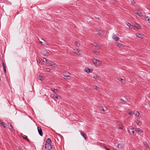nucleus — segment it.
I'll list each match as a JSON object with an SVG mask.
<instances>
[{"label":"nucleus","instance_id":"f257e3e1","mask_svg":"<svg viewBox=\"0 0 150 150\" xmlns=\"http://www.w3.org/2000/svg\"><path fill=\"white\" fill-rule=\"evenodd\" d=\"M92 62L96 66H100L101 63V62L100 61L96 59H93L92 60Z\"/></svg>","mask_w":150,"mask_h":150},{"label":"nucleus","instance_id":"f03ea898","mask_svg":"<svg viewBox=\"0 0 150 150\" xmlns=\"http://www.w3.org/2000/svg\"><path fill=\"white\" fill-rule=\"evenodd\" d=\"M52 147L51 144H45V148L46 149L50 150L51 149Z\"/></svg>","mask_w":150,"mask_h":150},{"label":"nucleus","instance_id":"7ed1b4c3","mask_svg":"<svg viewBox=\"0 0 150 150\" xmlns=\"http://www.w3.org/2000/svg\"><path fill=\"white\" fill-rule=\"evenodd\" d=\"M134 128L131 126L129 127L128 128V130L130 133H132L133 134L134 133V131L133 130Z\"/></svg>","mask_w":150,"mask_h":150},{"label":"nucleus","instance_id":"20e7f679","mask_svg":"<svg viewBox=\"0 0 150 150\" xmlns=\"http://www.w3.org/2000/svg\"><path fill=\"white\" fill-rule=\"evenodd\" d=\"M41 54L45 56H48L49 55V53L46 50H43L41 52Z\"/></svg>","mask_w":150,"mask_h":150},{"label":"nucleus","instance_id":"39448f33","mask_svg":"<svg viewBox=\"0 0 150 150\" xmlns=\"http://www.w3.org/2000/svg\"><path fill=\"white\" fill-rule=\"evenodd\" d=\"M51 96L53 98H57V99H60L61 97L57 95V94H52Z\"/></svg>","mask_w":150,"mask_h":150},{"label":"nucleus","instance_id":"423d86ee","mask_svg":"<svg viewBox=\"0 0 150 150\" xmlns=\"http://www.w3.org/2000/svg\"><path fill=\"white\" fill-rule=\"evenodd\" d=\"M37 129L39 135L40 136H43V133L42 129L38 127H37Z\"/></svg>","mask_w":150,"mask_h":150},{"label":"nucleus","instance_id":"0eeeda50","mask_svg":"<svg viewBox=\"0 0 150 150\" xmlns=\"http://www.w3.org/2000/svg\"><path fill=\"white\" fill-rule=\"evenodd\" d=\"M96 32H97V34L99 35H103L105 34L104 32L100 29H99L98 30H96Z\"/></svg>","mask_w":150,"mask_h":150},{"label":"nucleus","instance_id":"6e6552de","mask_svg":"<svg viewBox=\"0 0 150 150\" xmlns=\"http://www.w3.org/2000/svg\"><path fill=\"white\" fill-rule=\"evenodd\" d=\"M112 38L116 41H118L119 39V38L114 33L112 35Z\"/></svg>","mask_w":150,"mask_h":150},{"label":"nucleus","instance_id":"1a4fd4ad","mask_svg":"<svg viewBox=\"0 0 150 150\" xmlns=\"http://www.w3.org/2000/svg\"><path fill=\"white\" fill-rule=\"evenodd\" d=\"M73 52L74 53H75L77 55H80L81 54L80 52H81V51H79L77 49H73Z\"/></svg>","mask_w":150,"mask_h":150},{"label":"nucleus","instance_id":"9d476101","mask_svg":"<svg viewBox=\"0 0 150 150\" xmlns=\"http://www.w3.org/2000/svg\"><path fill=\"white\" fill-rule=\"evenodd\" d=\"M135 130L139 134H142L143 133V132L142 130H141L139 128H136L135 129Z\"/></svg>","mask_w":150,"mask_h":150},{"label":"nucleus","instance_id":"9b49d317","mask_svg":"<svg viewBox=\"0 0 150 150\" xmlns=\"http://www.w3.org/2000/svg\"><path fill=\"white\" fill-rule=\"evenodd\" d=\"M81 135L86 140H87L86 134H84L83 132H81L80 133Z\"/></svg>","mask_w":150,"mask_h":150},{"label":"nucleus","instance_id":"f8f14e48","mask_svg":"<svg viewBox=\"0 0 150 150\" xmlns=\"http://www.w3.org/2000/svg\"><path fill=\"white\" fill-rule=\"evenodd\" d=\"M91 70L90 69H89L88 68H86L85 70H84V71L88 73H89L90 72H92L93 70L92 69H91Z\"/></svg>","mask_w":150,"mask_h":150},{"label":"nucleus","instance_id":"ddd939ff","mask_svg":"<svg viewBox=\"0 0 150 150\" xmlns=\"http://www.w3.org/2000/svg\"><path fill=\"white\" fill-rule=\"evenodd\" d=\"M116 45L118 47H124V45L122 44L119 43L118 42H117L116 43Z\"/></svg>","mask_w":150,"mask_h":150},{"label":"nucleus","instance_id":"4468645a","mask_svg":"<svg viewBox=\"0 0 150 150\" xmlns=\"http://www.w3.org/2000/svg\"><path fill=\"white\" fill-rule=\"evenodd\" d=\"M136 36L140 38H143L142 37L143 35L139 33H136Z\"/></svg>","mask_w":150,"mask_h":150},{"label":"nucleus","instance_id":"2eb2a0df","mask_svg":"<svg viewBox=\"0 0 150 150\" xmlns=\"http://www.w3.org/2000/svg\"><path fill=\"white\" fill-rule=\"evenodd\" d=\"M51 142H52L51 141L50 139V138H48L47 139L46 144H51Z\"/></svg>","mask_w":150,"mask_h":150},{"label":"nucleus","instance_id":"dca6fc26","mask_svg":"<svg viewBox=\"0 0 150 150\" xmlns=\"http://www.w3.org/2000/svg\"><path fill=\"white\" fill-rule=\"evenodd\" d=\"M134 26L136 28H137L138 29L141 28V26L140 25H139L138 24L135 23L134 25Z\"/></svg>","mask_w":150,"mask_h":150},{"label":"nucleus","instance_id":"f3484780","mask_svg":"<svg viewBox=\"0 0 150 150\" xmlns=\"http://www.w3.org/2000/svg\"><path fill=\"white\" fill-rule=\"evenodd\" d=\"M23 137L24 139H25L28 142H29V139L27 138V137L26 136L24 135L23 136Z\"/></svg>","mask_w":150,"mask_h":150},{"label":"nucleus","instance_id":"a211bd4d","mask_svg":"<svg viewBox=\"0 0 150 150\" xmlns=\"http://www.w3.org/2000/svg\"><path fill=\"white\" fill-rule=\"evenodd\" d=\"M8 126L9 129L11 130V131H12L13 129L12 125L11 124H8Z\"/></svg>","mask_w":150,"mask_h":150},{"label":"nucleus","instance_id":"6ab92c4d","mask_svg":"<svg viewBox=\"0 0 150 150\" xmlns=\"http://www.w3.org/2000/svg\"><path fill=\"white\" fill-rule=\"evenodd\" d=\"M51 90L53 91L54 93H55V94H56V93L58 92L57 90L54 88H51Z\"/></svg>","mask_w":150,"mask_h":150},{"label":"nucleus","instance_id":"aec40b11","mask_svg":"<svg viewBox=\"0 0 150 150\" xmlns=\"http://www.w3.org/2000/svg\"><path fill=\"white\" fill-rule=\"evenodd\" d=\"M136 122L137 124V125H140L142 124V122L138 120H137L136 121Z\"/></svg>","mask_w":150,"mask_h":150},{"label":"nucleus","instance_id":"412c9836","mask_svg":"<svg viewBox=\"0 0 150 150\" xmlns=\"http://www.w3.org/2000/svg\"><path fill=\"white\" fill-rule=\"evenodd\" d=\"M117 147L118 149H121L122 147V145L121 144H119L117 146Z\"/></svg>","mask_w":150,"mask_h":150},{"label":"nucleus","instance_id":"4be33fe9","mask_svg":"<svg viewBox=\"0 0 150 150\" xmlns=\"http://www.w3.org/2000/svg\"><path fill=\"white\" fill-rule=\"evenodd\" d=\"M93 78L95 79L96 80H99V78L97 76H95L93 77Z\"/></svg>","mask_w":150,"mask_h":150},{"label":"nucleus","instance_id":"5701e85b","mask_svg":"<svg viewBox=\"0 0 150 150\" xmlns=\"http://www.w3.org/2000/svg\"><path fill=\"white\" fill-rule=\"evenodd\" d=\"M74 44L77 47H79L80 45V44L77 42H74Z\"/></svg>","mask_w":150,"mask_h":150},{"label":"nucleus","instance_id":"b1692460","mask_svg":"<svg viewBox=\"0 0 150 150\" xmlns=\"http://www.w3.org/2000/svg\"><path fill=\"white\" fill-rule=\"evenodd\" d=\"M137 15L140 17H141L142 16L143 13L142 12L139 11Z\"/></svg>","mask_w":150,"mask_h":150},{"label":"nucleus","instance_id":"393cba45","mask_svg":"<svg viewBox=\"0 0 150 150\" xmlns=\"http://www.w3.org/2000/svg\"><path fill=\"white\" fill-rule=\"evenodd\" d=\"M120 101L123 104H125V103L126 102L125 101H124L123 99H120Z\"/></svg>","mask_w":150,"mask_h":150},{"label":"nucleus","instance_id":"a878e982","mask_svg":"<svg viewBox=\"0 0 150 150\" xmlns=\"http://www.w3.org/2000/svg\"><path fill=\"white\" fill-rule=\"evenodd\" d=\"M144 18L145 19H147V21H150V18L148 16H144Z\"/></svg>","mask_w":150,"mask_h":150},{"label":"nucleus","instance_id":"bb28decb","mask_svg":"<svg viewBox=\"0 0 150 150\" xmlns=\"http://www.w3.org/2000/svg\"><path fill=\"white\" fill-rule=\"evenodd\" d=\"M38 79L41 81H42L44 80L43 77L42 76H39Z\"/></svg>","mask_w":150,"mask_h":150},{"label":"nucleus","instance_id":"cd10ccee","mask_svg":"<svg viewBox=\"0 0 150 150\" xmlns=\"http://www.w3.org/2000/svg\"><path fill=\"white\" fill-rule=\"evenodd\" d=\"M0 123L1 125H2L5 128V124L4 122H2V121H0Z\"/></svg>","mask_w":150,"mask_h":150},{"label":"nucleus","instance_id":"c85d7f7f","mask_svg":"<svg viewBox=\"0 0 150 150\" xmlns=\"http://www.w3.org/2000/svg\"><path fill=\"white\" fill-rule=\"evenodd\" d=\"M92 45L93 46L96 47H97L98 46V45L95 42L93 43Z\"/></svg>","mask_w":150,"mask_h":150},{"label":"nucleus","instance_id":"c756f323","mask_svg":"<svg viewBox=\"0 0 150 150\" xmlns=\"http://www.w3.org/2000/svg\"><path fill=\"white\" fill-rule=\"evenodd\" d=\"M137 113L135 114V115L136 117H139L140 114L139 113L138 111H136Z\"/></svg>","mask_w":150,"mask_h":150},{"label":"nucleus","instance_id":"7c9ffc66","mask_svg":"<svg viewBox=\"0 0 150 150\" xmlns=\"http://www.w3.org/2000/svg\"><path fill=\"white\" fill-rule=\"evenodd\" d=\"M139 11L138 10H135V11H134V13L135 14L137 15V14H138V13H139Z\"/></svg>","mask_w":150,"mask_h":150},{"label":"nucleus","instance_id":"2f4dec72","mask_svg":"<svg viewBox=\"0 0 150 150\" xmlns=\"http://www.w3.org/2000/svg\"><path fill=\"white\" fill-rule=\"evenodd\" d=\"M93 88L96 89V90H98L99 88V87H98V86H93Z\"/></svg>","mask_w":150,"mask_h":150},{"label":"nucleus","instance_id":"473e14b6","mask_svg":"<svg viewBox=\"0 0 150 150\" xmlns=\"http://www.w3.org/2000/svg\"><path fill=\"white\" fill-rule=\"evenodd\" d=\"M128 114L130 115H132L133 114V112L132 111H130L129 112H128Z\"/></svg>","mask_w":150,"mask_h":150},{"label":"nucleus","instance_id":"72a5a7b5","mask_svg":"<svg viewBox=\"0 0 150 150\" xmlns=\"http://www.w3.org/2000/svg\"><path fill=\"white\" fill-rule=\"evenodd\" d=\"M43 62L45 63H47V60L45 58H43Z\"/></svg>","mask_w":150,"mask_h":150},{"label":"nucleus","instance_id":"f704fd0d","mask_svg":"<svg viewBox=\"0 0 150 150\" xmlns=\"http://www.w3.org/2000/svg\"><path fill=\"white\" fill-rule=\"evenodd\" d=\"M128 24H127V25L129 26V27L130 28H132V27L133 26L132 25H131L129 23H128Z\"/></svg>","mask_w":150,"mask_h":150},{"label":"nucleus","instance_id":"c9c22d12","mask_svg":"<svg viewBox=\"0 0 150 150\" xmlns=\"http://www.w3.org/2000/svg\"><path fill=\"white\" fill-rule=\"evenodd\" d=\"M2 64L3 68H6V66H5V64L4 62H2Z\"/></svg>","mask_w":150,"mask_h":150},{"label":"nucleus","instance_id":"e433bc0d","mask_svg":"<svg viewBox=\"0 0 150 150\" xmlns=\"http://www.w3.org/2000/svg\"><path fill=\"white\" fill-rule=\"evenodd\" d=\"M119 129H123L122 126L121 125H119Z\"/></svg>","mask_w":150,"mask_h":150},{"label":"nucleus","instance_id":"4c0bfd02","mask_svg":"<svg viewBox=\"0 0 150 150\" xmlns=\"http://www.w3.org/2000/svg\"><path fill=\"white\" fill-rule=\"evenodd\" d=\"M37 62L38 63H40V60L39 59H38L37 60Z\"/></svg>","mask_w":150,"mask_h":150},{"label":"nucleus","instance_id":"58836bf2","mask_svg":"<svg viewBox=\"0 0 150 150\" xmlns=\"http://www.w3.org/2000/svg\"><path fill=\"white\" fill-rule=\"evenodd\" d=\"M144 145L146 147H148V144H147V143L146 142L144 144Z\"/></svg>","mask_w":150,"mask_h":150},{"label":"nucleus","instance_id":"ea45409f","mask_svg":"<svg viewBox=\"0 0 150 150\" xmlns=\"http://www.w3.org/2000/svg\"><path fill=\"white\" fill-rule=\"evenodd\" d=\"M50 66H53L54 64L52 62H51L50 64Z\"/></svg>","mask_w":150,"mask_h":150},{"label":"nucleus","instance_id":"a19ab883","mask_svg":"<svg viewBox=\"0 0 150 150\" xmlns=\"http://www.w3.org/2000/svg\"><path fill=\"white\" fill-rule=\"evenodd\" d=\"M93 52H94V53H95L96 54V55H97V54L98 53V52L97 51H93Z\"/></svg>","mask_w":150,"mask_h":150},{"label":"nucleus","instance_id":"79ce46f5","mask_svg":"<svg viewBox=\"0 0 150 150\" xmlns=\"http://www.w3.org/2000/svg\"><path fill=\"white\" fill-rule=\"evenodd\" d=\"M64 77H69V75H64Z\"/></svg>","mask_w":150,"mask_h":150},{"label":"nucleus","instance_id":"37998d69","mask_svg":"<svg viewBox=\"0 0 150 150\" xmlns=\"http://www.w3.org/2000/svg\"><path fill=\"white\" fill-rule=\"evenodd\" d=\"M131 3H132V4H135V2L134 1V0H132V1L131 2Z\"/></svg>","mask_w":150,"mask_h":150},{"label":"nucleus","instance_id":"c03bdc74","mask_svg":"<svg viewBox=\"0 0 150 150\" xmlns=\"http://www.w3.org/2000/svg\"><path fill=\"white\" fill-rule=\"evenodd\" d=\"M40 42V44L42 45H45L42 44V41H39Z\"/></svg>","mask_w":150,"mask_h":150},{"label":"nucleus","instance_id":"a18cd8bd","mask_svg":"<svg viewBox=\"0 0 150 150\" xmlns=\"http://www.w3.org/2000/svg\"><path fill=\"white\" fill-rule=\"evenodd\" d=\"M5 72V73H6V68H3Z\"/></svg>","mask_w":150,"mask_h":150},{"label":"nucleus","instance_id":"49530a36","mask_svg":"<svg viewBox=\"0 0 150 150\" xmlns=\"http://www.w3.org/2000/svg\"><path fill=\"white\" fill-rule=\"evenodd\" d=\"M104 148L106 150H110V149H108V148H107L105 146L104 147Z\"/></svg>","mask_w":150,"mask_h":150},{"label":"nucleus","instance_id":"de8ad7c7","mask_svg":"<svg viewBox=\"0 0 150 150\" xmlns=\"http://www.w3.org/2000/svg\"><path fill=\"white\" fill-rule=\"evenodd\" d=\"M118 80H119L120 81H122V79H121V78H119V79H118Z\"/></svg>","mask_w":150,"mask_h":150},{"label":"nucleus","instance_id":"09e8293b","mask_svg":"<svg viewBox=\"0 0 150 150\" xmlns=\"http://www.w3.org/2000/svg\"><path fill=\"white\" fill-rule=\"evenodd\" d=\"M95 18L96 19H97L99 20H100V18H98V17H95Z\"/></svg>","mask_w":150,"mask_h":150},{"label":"nucleus","instance_id":"8fccbe9b","mask_svg":"<svg viewBox=\"0 0 150 150\" xmlns=\"http://www.w3.org/2000/svg\"><path fill=\"white\" fill-rule=\"evenodd\" d=\"M102 108V110H103V111H105V110H104V108Z\"/></svg>","mask_w":150,"mask_h":150},{"label":"nucleus","instance_id":"3c124183","mask_svg":"<svg viewBox=\"0 0 150 150\" xmlns=\"http://www.w3.org/2000/svg\"><path fill=\"white\" fill-rule=\"evenodd\" d=\"M47 71H49L50 70V69L49 68L47 69Z\"/></svg>","mask_w":150,"mask_h":150},{"label":"nucleus","instance_id":"603ef678","mask_svg":"<svg viewBox=\"0 0 150 150\" xmlns=\"http://www.w3.org/2000/svg\"><path fill=\"white\" fill-rule=\"evenodd\" d=\"M19 150H23V149H22L21 148H19Z\"/></svg>","mask_w":150,"mask_h":150},{"label":"nucleus","instance_id":"864d4df0","mask_svg":"<svg viewBox=\"0 0 150 150\" xmlns=\"http://www.w3.org/2000/svg\"><path fill=\"white\" fill-rule=\"evenodd\" d=\"M104 1H106L107 0H103Z\"/></svg>","mask_w":150,"mask_h":150},{"label":"nucleus","instance_id":"5fc2aeb1","mask_svg":"<svg viewBox=\"0 0 150 150\" xmlns=\"http://www.w3.org/2000/svg\"><path fill=\"white\" fill-rule=\"evenodd\" d=\"M42 40H44V41H45V40H44L43 39H42Z\"/></svg>","mask_w":150,"mask_h":150}]
</instances>
